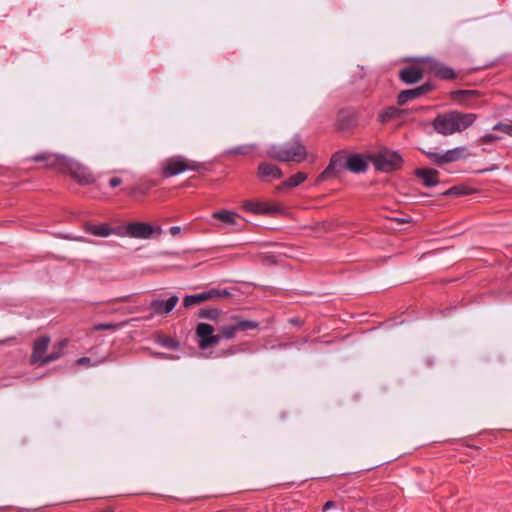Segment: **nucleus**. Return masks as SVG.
Here are the masks:
<instances>
[{
    "label": "nucleus",
    "mask_w": 512,
    "mask_h": 512,
    "mask_svg": "<svg viewBox=\"0 0 512 512\" xmlns=\"http://www.w3.org/2000/svg\"><path fill=\"white\" fill-rule=\"evenodd\" d=\"M493 130L502 131L505 134L512 137V125H510V124L498 123L493 127Z\"/></svg>",
    "instance_id": "c9c22d12"
},
{
    "label": "nucleus",
    "mask_w": 512,
    "mask_h": 512,
    "mask_svg": "<svg viewBox=\"0 0 512 512\" xmlns=\"http://www.w3.org/2000/svg\"><path fill=\"white\" fill-rule=\"evenodd\" d=\"M238 351H239V349H238V348H236V347H231V348H229V349L225 350V351H224V354H226V355H232V354L237 353Z\"/></svg>",
    "instance_id": "79ce46f5"
},
{
    "label": "nucleus",
    "mask_w": 512,
    "mask_h": 512,
    "mask_svg": "<svg viewBox=\"0 0 512 512\" xmlns=\"http://www.w3.org/2000/svg\"><path fill=\"white\" fill-rule=\"evenodd\" d=\"M125 324H126V322H121V323H99V324H96L93 327V330H95V331H102V330L116 331L117 329L122 328Z\"/></svg>",
    "instance_id": "473e14b6"
},
{
    "label": "nucleus",
    "mask_w": 512,
    "mask_h": 512,
    "mask_svg": "<svg viewBox=\"0 0 512 512\" xmlns=\"http://www.w3.org/2000/svg\"><path fill=\"white\" fill-rule=\"evenodd\" d=\"M307 174L305 172H297L296 174L290 176L287 180L282 182L277 190L291 189L299 186L307 179Z\"/></svg>",
    "instance_id": "b1692460"
},
{
    "label": "nucleus",
    "mask_w": 512,
    "mask_h": 512,
    "mask_svg": "<svg viewBox=\"0 0 512 512\" xmlns=\"http://www.w3.org/2000/svg\"><path fill=\"white\" fill-rule=\"evenodd\" d=\"M289 323L295 326H300L302 324L301 320L298 317L290 318Z\"/></svg>",
    "instance_id": "a19ab883"
},
{
    "label": "nucleus",
    "mask_w": 512,
    "mask_h": 512,
    "mask_svg": "<svg viewBox=\"0 0 512 512\" xmlns=\"http://www.w3.org/2000/svg\"><path fill=\"white\" fill-rule=\"evenodd\" d=\"M68 345V339H61L53 346V351L46 355L45 359L43 360L44 364H49L51 362H54L58 360L63 355L64 349Z\"/></svg>",
    "instance_id": "393cba45"
},
{
    "label": "nucleus",
    "mask_w": 512,
    "mask_h": 512,
    "mask_svg": "<svg viewBox=\"0 0 512 512\" xmlns=\"http://www.w3.org/2000/svg\"><path fill=\"white\" fill-rule=\"evenodd\" d=\"M107 359L106 358H103V359H100L94 363L91 362V359L89 357H81L79 359L76 360V365L78 366H96L98 364H102L106 361Z\"/></svg>",
    "instance_id": "72a5a7b5"
},
{
    "label": "nucleus",
    "mask_w": 512,
    "mask_h": 512,
    "mask_svg": "<svg viewBox=\"0 0 512 512\" xmlns=\"http://www.w3.org/2000/svg\"><path fill=\"white\" fill-rule=\"evenodd\" d=\"M479 96L476 90H455L451 92V97L455 101L467 102Z\"/></svg>",
    "instance_id": "a878e982"
},
{
    "label": "nucleus",
    "mask_w": 512,
    "mask_h": 512,
    "mask_svg": "<svg viewBox=\"0 0 512 512\" xmlns=\"http://www.w3.org/2000/svg\"><path fill=\"white\" fill-rule=\"evenodd\" d=\"M266 154L269 158L279 162L301 163L307 157V150L302 143L301 136L295 134L291 140L285 144L270 145L267 148Z\"/></svg>",
    "instance_id": "7ed1b4c3"
},
{
    "label": "nucleus",
    "mask_w": 512,
    "mask_h": 512,
    "mask_svg": "<svg viewBox=\"0 0 512 512\" xmlns=\"http://www.w3.org/2000/svg\"><path fill=\"white\" fill-rule=\"evenodd\" d=\"M435 89V84L428 81L413 89L401 91L397 96L398 105L402 106L410 100L417 99Z\"/></svg>",
    "instance_id": "4468645a"
},
{
    "label": "nucleus",
    "mask_w": 512,
    "mask_h": 512,
    "mask_svg": "<svg viewBox=\"0 0 512 512\" xmlns=\"http://www.w3.org/2000/svg\"><path fill=\"white\" fill-rule=\"evenodd\" d=\"M336 506H337V502L332 501V500L327 501V502L323 505V507H322V511H323V512H326V511H328V510H330V509H332V508H335Z\"/></svg>",
    "instance_id": "58836bf2"
},
{
    "label": "nucleus",
    "mask_w": 512,
    "mask_h": 512,
    "mask_svg": "<svg viewBox=\"0 0 512 512\" xmlns=\"http://www.w3.org/2000/svg\"><path fill=\"white\" fill-rule=\"evenodd\" d=\"M412 60L415 61L417 64H423L427 66L429 72L433 73L436 77L440 79L454 80L457 78V74L451 67L443 65L442 63L436 61L433 58L422 57L415 58Z\"/></svg>",
    "instance_id": "9b49d317"
},
{
    "label": "nucleus",
    "mask_w": 512,
    "mask_h": 512,
    "mask_svg": "<svg viewBox=\"0 0 512 512\" xmlns=\"http://www.w3.org/2000/svg\"><path fill=\"white\" fill-rule=\"evenodd\" d=\"M220 314H221V311L219 309L206 307V308H201L198 311L197 316L199 318H203V319L217 320L219 318Z\"/></svg>",
    "instance_id": "c756f323"
},
{
    "label": "nucleus",
    "mask_w": 512,
    "mask_h": 512,
    "mask_svg": "<svg viewBox=\"0 0 512 512\" xmlns=\"http://www.w3.org/2000/svg\"><path fill=\"white\" fill-rule=\"evenodd\" d=\"M424 72V68L418 65L406 66L399 71V79L405 84L412 85L423 78Z\"/></svg>",
    "instance_id": "a211bd4d"
},
{
    "label": "nucleus",
    "mask_w": 512,
    "mask_h": 512,
    "mask_svg": "<svg viewBox=\"0 0 512 512\" xmlns=\"http://www.w3.org/2000/svg\"><path fill=\"white\" fill-rule=\"evenodd\" d=\"M157 342L160 345H162V346H164L166 348H169V349H173V350H177L180 347L179 342L176 339H174V338H172L170 336L159 337Z\"/></svg>",
    "instance_id": "7c9ffc66"
},
{
    "label": "nucleus",
    "mask_w": 512,
    "mask_h": 512,
    "mask_svg": "<svg viewBox=\"0 0 512 512\" xmlns=\"http://www.w3.org/2000/svg\"><path fill=\"white\" fill-rule=\"evenodd\" d=\"M67 158L68 157L63 154L44 151L30 157L28 160L35 163H43V168L53 170L61 174L63 172V168L67 164Z\"/></svg>",
    "instance_id": "1a4fd4ad"
},
{
    "label": "nucleus",
    "mask_w": 512,
    "mask_h": 512,
    "mask_svg": "<svg viewBox=\"0 0 512 512\" xmlns=\"http://www.w3.org/2000/svg\"><path fill=\"white\" fill-rule=\"evenodd\" d=\"M169 231L172 236H176V235L180 234L181 228L179 226H172V227H170Z\"/></svg>",
    "instance_id": "ea45409f"
},
{
    "label": "nucleus",
    "mask_w": 512,
    "mask_h": 512,
    "mask_svg": "<svg viewBox=\"0 0 512 512\" xmlns=\"http://www.w3.org/2000/svg\"><path fill=\"white\" fill-rule=\"evenodd\" d=\"M257 176L264 181H270L272 179L282 178L283 172L280 167L275 164L262 162L258 165Z\"/></svg>",
    "instance_id": "6ab92c4d"
},
{
    "label": "nucleus",
    "mask_w": 512,
    "mask_h": 512,
    "mask_svg": "<svg viewBox=\"0 0 512 512\" xmlns=\"http://www.w3.org/2000/svg\"><path fill=\"white\" fill-rule=\"evenodd\" d=\"M84 230L87 233L98 237H107L114 232V229L111 228L107 223H101L98 225L85 223Z\"/></svg>",
    "instance_id": "5701e85b"
},
{
    "label": "nucleus",
    "mask_w": 512,
    "mask_h": 512,
    "mask_svg": "<svg viewBox=\"0 0 512 512\" xmlns=\"http://www.w3.org/2000/svg\"><path fill=\"white\" fill-rule=\"evenodd\" d=\"M414 175L425 187H434L439 183V172L433 168H417Z\"/></svg>",
    "instance_id": "aec40b11"
},
{
    "label": "nucleus",
    "mask_w": 512,
    "mask_h": 512,
    "mask_svg": "<svg viewBox=\"0 0 512 512\" xmlns=\"http://www.w3.org/2000/svg\"><path fill=\"white\" fill-rule=\"evenodd\" d=\"M61 174H69L80 185H90L95 182V177L88 167L69 157Z\"/></svg>",
    "instance_id": "6e6552de"
},
{
    "label": "nucleus",
    "mask_w": 512,
    "mask_h": 512,
    "mask_svg": "<svg viewBox=\"0 0 512 512\" xmlns=\"http://www.w3.org/2000/svg\"><path fill=\"white\" fill-rule=\"evenodd\" d=\"M205 169L203 163L186 159L184 156L176 155L167 158L160 170L163 178H170L179 175L187 170L200 172Z\"/></svg>",
    "instance_id": "20e7f679"
},
{
    "label": "nucleus",
    "mask_w": 512,
    "mask_h": 512,
    "mask_svg": "<svg viewBox=\"0 0 512 512\" xmlns=\"http://www.w3.org/2000/svg\"><path fill=\"white\" fill-rule=\"evenodd\" d=\"M122 182H123V181H122V179H121V178H119V177H112V178L109 180V182H108V183H109V186H110L111 188H115V187L119 186Z\"/></svg>",
    "instance_id": "4c0bfd02"
},
{
    "label": "nucleus",
    "mask_w": 512,
    "mask_h": 512,
    "mask_svg": "<svg viewBox=\"0 0 512 512\" xmlns=\"http://www.w3.org/2000/svg\"><path fill=\"white\" fill-rule=\"evenodd\" d=\"M229 296H231V292L228 289L211 288L198 294L186 295L183 299V306L189 308L205 301L223 299Z\"/></svg>",
    "instance_id": "9d476101"
},
{
    "label": "nucleus",
    "mask_w": 512,
    "mask_h": 512,
    "mask_svg": "<svg viewBox=\"0 0 512 512\" xmlns=\"http://www.w3.org/2000/svg\"><path fill=\"white\" fill-rule=\"evenodd\" d=\"M349 152L346 150H338L332 154L327 167L317 176L315 184H320L329 179L337 178L339 173L346 170V161Z\"/></svg>",
    "instance_id": "39448f33"
},
{
    "label": "nucleus",
    "mask_w": 512,
    "mask_h": 512,
    "mask_svg": "<svg viewBox=\"0 0 512 512\" xmlns=\"http://www.w3.org/2000/svg\"><path fill=\"white\" fill-rule=\"evenodd\" d=\"M422 152L427 156V158L431 161V163H433L437 166H442L445 164L443 153H437V152H433L430 150H428V151L422 150Z\"/></svg>",
    "instance_id": "2f4dec72"
},
{
    "label": "nucleus",
    "mask_w": 512,
    "mask_h": 512,
    "mask_svg": "<svg viewBox=\"0 0 512 512\" xmlns=\"http://www.w3.org/2000/svg\"><path fill=\"white\" fill-rule=\"evenodd\" d=\"M471 190L464 185H455L442 193L444 197L469 195Z\"/></svg>",
    "instance_id": "c85d7f7f"
},
{
    "label": "nucleus",
    "mask_w": 512,
    "mask_h": 512,
    "mask_svg": "<svg viewBox=\"0 0 512 512\" xmlns=\"http://www.w3.org/2000/svg\"><path fill=\"white\" fill-rule=\"evenodd\" d=\"M117 300H119V301H125V300H126V297H121V298H118Z\"/></svg>",
    "instance_id": "37998d69"
},
{
    "label": "nucleus",
    "mask_w": 512,
    "mask_h": 512,
    "mask_svg": "<svg viewBox=\"0 0 512 512\" xmlns=\"http://www.w3.org/2000/svg\"><path fill=\"white\" fill-rule=\"evenodd\" d=\"M371 162L377 170L389 173L401 168L403 158L396 151L383 150L376 155H371Z\"/></svg>",
    "instance_id": "0eeeda50"
},
{
    "label": "nucleus",
    "mask_w": 512,
    "mask_h": 512,
    "mask_svg": "<svg viewBox=\"0 0 512 512\" xmlns=\"http://www.w3.org/2000/svg\"><path fill=\"white\" fill-rule=\"evenodd\" d=\"M371 155L349 153L346 161V170L352 173H363L368 169Z\"/></svg>",
    "instance_id": "dca6fc26"
},
{
    "label": "nucleus",
    "mask_w": 512,
    "mask_h": 512,
    "mask_svg": "<svg viewBox=\"0 0 512 512\" xmlns=\"http://www.w3.org/2000/svg\"><path fill=\"white\" fill-rule=\"evenodd\" d=\"M157 184L155 180H144L134 186L126 187L124 190L132 197H137L138 195L144 196L151 188L157 186Z\"/></svg>",
    "instance_id": "412c9836"
},
{
    "label": "nucleus",
    "mask_w": 512,
    "mask_h": 512,
    "mask_svg": "<svg viewBox=\"0 0 512 512\" xmlns=\"http://www.w3.org/2000/svg\"><path fill=\"white\" fill-rule=\"evenodd\" d=\"M212 217L218 219L226 225H234L235 220L239 215L233 211L221 210L213 212Z\"/></svg>",
    "instance_id": "cd10ccee"
},
{
    "label": "nucleus",
    "mask_w": 512,
    "mask_h": 512,
    "mask_svg": "<svg viewBox=\"0 0 512 512\" xmlns=\"http://www.w3.org/2000/svg\"><path fill=\"white\" fill-rule=\"evenodd\" d=\"M160 226H153L145 222H131L126 225V235L136 239H150L156 233L160 235Z\"/></svg>",
    "instance_id": "f8f14e48"
},
{
    "label": "nucleus",
    "mask_w": 512,
    "mask_h": 512,
    "mask_svg": "<svg viewBox=\"0 0 512 512\" xmlns=\"http://www.w3.org/2000/svg\"><path fill=\"white\" fill-rule=\"evenodd\" d=\"M50 344V337L47 335H42L36 338L33 342L32 354L30 357V363L32 365L38 364L39 366H44L43 360L45 359L46 351Z\"/></svg>",
    "instance_id": "2eb2a0df"
},
{
    "label": "nucleus",
    "mask_w": 512,
    "mask_h": 512,
    "mask_svg": "<svg viewBox=\"0 0 512 512\" xmlns=\"http://www.w3.org/2000/svg\"><path fill=\"white\" fill-rule=\"evenodd\" d=\"M399 221L400 222H407V220H405V219H400Z\"/></svg>",
    "instance_id": "c03bdc74"
},
{
    "label": "nucleus",
    "mask_w": 512,
    "mask_h": 512,
    "mask_svg": "<svg viewBox=\"0 0 512 512\" xmlns=\"http://www.w3.org/2000/svg\"><path fill=\"white\" fill-rule=\"evenodd\" d=\"M465 152H466V148L463 146L456 147V148L445 151L443 153L445 164L458 161L459 159H461L465 156Z\"/></svg>",
    "instance_id": "bb28decb"
},
{
    "label": "nucleus",
    "mask_w": 512,
    "mask_h": 512,
    "mask_svg": "<svg viewBox=\"0 0 512 512\" xmlns=\"http://www.w3.org/2000/svg\"><path fill=\"white\" fill-rule=\"evenodd\" d=\"M349 152L346 150H338L332 154L327 167L317 176L315 184H320L329 179L337 178L339 173L346 170V161Z\"/></svg>",
    "instance_id": "423d86ee"
},
{
    "label": "nucleus",
    "mask_w": 512,
    "mask_h": 512,
    "mask_svg": "<svg viewBox=\"0 0 512 512\" xmlns=\"http://www.w3.org/2000/svg\"><path fill=\"white\" fill-rule=\"evenodd\" d=\"M179 301L178 296L173 295L167 300L153 299L149 304V309L156 315H163L170 313Z\"/></svg>",
    "instance_id": "f3484780"
},
{
    "label": "nucleus",
    "mask_w": 512,
    "mask_h": 512,
    "mask_svg": "<svg viewBox=\"0 0 512 512\" xmlns=\"http://www.w3.org/2000/svg\"><path fill=\"white\" fill-rule=\"evenodd\" d=\"M477 116L474 113H462L458 111H450L438 115L432 122V126L436 132L444 136L451 135L455 132H461L470 127Z\"/></svg>",
    "instance_id": "f03ea898"
},
{
    "label": "nucleus",
    "mask_w": 512,
    "mask_h": 512,
    "mask_svg": "<svg viewBox=\"0 0 512 512\" xmlns=\"http://www.w3.org/2000/svg\"><path fill=\"white\" fill-rule=\"evenodd\" d=\"M243 209L252 212L258 215H266L273 216L280 214L282 212V208L278 205L263 202V201H253L247 200L243 203Z\"/></svg>",
    "instance_id": "ddd939ff"
},
{
    "label": "nucleus",
    "mask_w": 512,
    "mask_h": 512,
    "mask_svg": "<svg viewBox=\"0 0 512 512\" xmlns=\"http://www.w3.org/2000/svg\"><path fill=\"white\" fill-rule=\"evenodd\" d=\"M500 139V137L494 135V134H491V133H488V134H485L483 135L479 141L482 142V143H492L496 140Z\"/></svg>",
    "instance_id": "e433bc0d"
},
{
    "label": "nucleus",
    "mask_w": 512,
    "mask_h": 512,
    "mask_svg": "<svg viewBox=\"0 0 512 512\" xmlns=\"http://www.w3.org/2000/svg\"><path fill=\"white\" fill-rule=\"evenodd\" d=\"M406 114V110L389 106L383 109L378 115V121L382 124L388 123L392 120L402 118Z\"/></svg>",
    "instance_id": "4be33fe9"
},
{
    "label": "nucleus",
    "mask_w": 512,
    "mask_h": 512,
    "mask_svg": "<svg viewBox=\"0 0 512 512\" xmlns=\"http://www.w3.org/2000/svg\"><path fill=\"white\" fill-rule=\"evenodd\" d=\"M259 328L260 323L258 321L245 319L240 314H232L227 317L226 322H223L218 327V334H215V328L211 324L201 322L196 326L195 335L198 338L199 348L206 350L217 346L221 339L231 340L239 332L257 330Z\"/></svg>",
    "instance_id": "f257e3e1"
},
{
    "label": "nucleus",
    "mask_w": 512,
    "mask_h": 512,
    "mask_svg": "<svg viewBox=\"0 0 512 512\" xmlns=\"http://www.w3.org/2000/svg\"><path fill=\"white\" fill-rule=\"evenodd\" d=\"M253 149L252 145H242L235 147L229 151L231 154H239V155H246L250 153Z\"/></svg>",
    "instance_id": "f704fd0d"
}]
</instances>
